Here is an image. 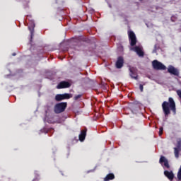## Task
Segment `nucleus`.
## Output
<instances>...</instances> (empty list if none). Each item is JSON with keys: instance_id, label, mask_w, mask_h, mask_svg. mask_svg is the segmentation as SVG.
Segmentation results:
<instances>
[{"instance_id": "8", "label": "nucleus", "mask_w": 181, "mask_h": 181, "mask_svg": "<svg viewBox=\"0 0 181 181\" xmlns=\"http://www.w3.org/2000/svg\"><path fill=\"white\" fill-rule=\"evenodd\" d=\"M69 87H71V83L66 81H63L57 85V88L60 90L62 88H69Z\"/></svg>"}, {"instance_id": "25", "label": "nucleus", "mask_w": 181, "mask_h": 181, "mask_svg": "<svg viewBox=\"0 0 181 181\" xmlns=\"http://www.w3.org/2000/svg\"><path fill=\"white\" fill-rule=\"evenodd\" d=\"M13 56H16V53H13Z\"/></svg>"}, {"instance_id": "13", "label": "nucleus", "mask_w": 181, "mask_h": 181, "mask_svg": "<svg viewBox=\"0 0 181 181\" xmlns=\"http://www.w3.org/2000/svg\"><path fill=\"white\" fill-rule=\"evenodd\" d=\"M133 50L136 52L139 57H144L145 54L141 47L136 46L134 48H133Z\"/></svg>"}, {"instance_id": "11", "label": "nucleus", "mask_w": 181, "mask_h": 181, "mask_svg": "<svg viewBox=\"0 0 181 181\" xmlns=\"http://www.w3.org/2000/svg\"><path fill=\"white\" fill-rule=\"evenodd\" d=\"M124 66V57H119L116 62V67L117 69H122Z\"/></svg>"}, {"instance_id": "19", "label": "nucleus", "mask_w": 181, "mask_h": 181, "mask_svg": "<svg viewBox=\"0 0 181 181\" xmlns=\"http://www.w3.org/2000/svg\"><path fill=\"white\" fill-rule=\"evenodd\" d=\"M146 83H144V84H140L139 85V90L141 91V93H143L144 92V86H145Z\"/></svg>"}, {"instance_id": "10", "label": "nucleus", "mask_w": 181, "mask_h": 181, "mask_svg": "<svg viewBox=\"0 0 181 181\" xmlns=\"http://www.w3.org/2000/svg\"><path fill=\"white\" fill-rule=\"evenodd\" d=\"M164 176H165V177L170 181H173V180L175 179V174L172 170H165Z\"/></svg>"}, {"instance_id": "18", "label": "nucleus", "mask_w": 181, "mask_h": 181, "mask_svg": "<svg viewBox=\"0 0 181 181\" xmlns=\"http://www.w3.org/2000/svg\"><path fill=\"white\" fill-rule=\"evenodd\" d=\"M81 97H83V95H76L74 97V100L75 101H77V100H78L79 98H81Z\"/></svg>"}, {"instance_id": "26", "label": "nucleus", "mask_w": 181, "mask_h": 181, "mask_svg": "<svg viewBox=\"0 0 181 181\" xmlns=\"http://www.w3.org/2000/svg\"><path fill=\"white\" fill-rule=\"evenodd\" d=\"M140 1H142V0H140Z\"/></svg>"}, {"instance_id": "23", "label": "nucleus", "mask_w": 181, "mask_h": 181, "mask_svg": "<svg viewBox=\"0 0 181 181\" xmlns=\"http://www.w3.org/2000/svg\"><path fill=\"white\" fill-rule=\"evenodd\" d=\"M156 47H157V45H154V49L153 50V53H156Z\"/></svg>"}, {"instance_id": "12", "label": "nucleus", "mask_w": 181, "mask_h": 181, "mask_svg": "<svg viewBox=\"0 0 181 181\" xmlns=\"http://www.w3.org/2000/svg\"><path fill=\"white\" fill-rule=\"evenodd\" d=\"M86 135H87V129L81 130L80 134L78 135L79 141L81 142H84V139H86Z\"/></svg>"}, {"instance_id": "14", "label": "nucleus", "mask_w": 181, "mask_h": 181, "mask_svg": "<svg viewBox=\"0 0 181 181\" xmlns=\"http://www.w3.org/2000/svg\"><path fill=\"white\" fill-rule=\"evenodd\" d=\"M115 179V175H114V173H109L104 178V181L114 180Z\"/></svg>"}, {"instance_id": "1", "label": "nucleus", "mask_w": 181, "mask_h": 181, "mask_svg": "<svg viewBox=\"0 0 181 181\" xmlns=\"http://www.w3.org/2000/svg\"><path fill=\"white\" fill-rule=\"evenodd\" d=\"M162 108L165 118L170 115V111H173V115H176V103H175V100L173 98H169L168 102L164 101L162 103Z\"/></svg>"}, {"instance_id": "7", "label": "nucleus", "mask_w": 181, "mask_h": 181, "mask_svg": "<svg viewBox=\"0 0 181 181\" xmlns=\"http://www.w3.org/2000/svg\"><path fill=\"white\" fill-rule=\"evenodd\" d=\"M129 40L130 46H135L136 45V35H135L134 31H129Z\"/></svg>"}, {"instance_id": "21", "label": "nucleus", "mask_w": 181, "mask_h": 181, "mask_svg": "<svg viewBox=\"0 0 181 181\" xmlns=\"http://www.w3.org/2000/svg\"><path fill=\"white\" fill-rule=\"evenodd\" d=\"M28 29L30 30V35H31V39H33V35H34V30H33V29L32 30V29H30V27H28Z\"/></svg>"}, {"instance_id": "2", "label": "nucleus", "mask_w": 181, "mask_h": 181, "mask_svg": "<svg viewBox=\"0 0 181 181\" xmlns=\"http://www.w3.org/2000/svg\"><path fill=\"white\" fill-rule=\"evenodd\" d=\"M66 108L67 102L57 103L54 107V112L55 114H62V112H64V111H66Z\"/></svg>"}, {"instance_id": "15", "label": "nucleus", "mask_w": 181, "mask_h": 181, "mask_svg": "<svg viewBox=\"0 0 181 181\" xmlns=\"http://www.w3.org/2000/svg\"><path fill=\"white\" fill-rule=\"evenodd\" d=\"M129 76L132 77V78H134V80H138V75H136V72H135L131 68L129 69Z\"/></svg>"}, {"instance_id": "3", "label": "nucleus", "mask_w": 181, "mask_h": 181, "mask_svg": "<svg viewBox=\"0 0 181 181\" xmlns=\"http://www.w3.org/2000/svg\"><path fill=\"white\" fill-rule=\"evenodd\" d=\"M152 66L154 70H166V66L158 60H153L152 62Z\"/></svg>"}, {"instance_id": "22", "label": "nucleus", "mask_w": 181, "mask_h": 181, "mask_svg": "<svg viewBox=\"0 0 181 181\" xmlns=\"http://www.w3.org/2000/svg\"><path fill=\"white\" fill-rule=\"evenodd\" d=\"M177 148L181 149V141L180 140L177 141Z\"/></svg>"}, {"instance_id": "20", "label": "nucleus", "mask_w": 181, "mask_h": 181, "mask_svg": "<svg viewBox=\"0 0 181 181\" xmlns=\"http://www.w3.org/2000/svg\"><path fill=\"white\" fill-rule=\"evenodd\" d=\"M159 136H162V134H163V127L159 128Z\"/></svg>"}, {"instance_id": "9", "label": "nucleus", "mask_w": 181, "mask_h": 181, "mask_svg": "<svg viewBox=\"0 0 181 181\" xmlns=\"http://www.w3.org/2000/svg\"><path fill=\"white\" fill-rule=\"evenodd\" d=\"M159 163L160 165H163L164 163V168H166V169H170V165H169V160H167L166 157L161 156L159 160Z\"/></svg>"}, {"instance_id": "4", "label": "nucleus", "mask_w": 181, "mask_h": 181, "mask_svg": "<svg viewBox=\"0 0 181 181\" xmlns=\"http://www.w3.org/2000/svg\"><path fill=\"white\" fill-rule=\"evenodd\" d=\"M73 95L69 93L57 94L55 96V101H63V100H70Z\"/></svg>"}, {"instance_id": "24", "label": "nucleus", "mask_w": 181, "mask_h": 181, "mask_svg": "<svg viewBox=\"0 0 181 181\" xmlns=\"http://www.w3.org/2000/svg\"><path fill=\"white\" fill-rule=\"evenodd\" d=\"M35 180L39 181V180H40V178H35V179H34L33 181H35Z\"/></svg>"}, {"instance_id": "6", "label": "nucleus", "mask_w": 181, "mask_h": 181, "mask_svg": "<svg viewBox=\"0 0 181 181\" xmlns=\"http://www.w3.org/2000/svg\"><path fill=\"white\" fill-rule=\"evenodd\" d=\"M168 73H170V74L175 76L176 77H179L180 74L179 69H177V68H175V66L172 65L168 66Z\"/></svg>"}, {"instance_id": "5", "label": "nucleus", "mask_w": 181, "mask_h": 181, "mask_svg": "<svg viewBox=\"0 0 181 181\" xmlns=\"http://www.w3.org/2000/svg\"><path fill=\"white\" fill-rule=\"evenodd\" d=\"M92 49L94 50V53H100L101 50V47L98 46L100 45V42L97 41L95 37H92Z\"/></svg>"}, {"instance_id": "17", "label": "nucleus", "mask_w": 181, "mask_h": 181, "mask_svg": "<svg viewBox=\"0 0 181 181\" xmlns=\"http://www.w3.org/2000/svg\"><path fill=\"white\" fill-rule=\"evenodd\" d=\"M181 148H178L177 147L174 148V153L175 158H179V152H180Z\"/></svg>"}, {"instance_id": "16", "label": "nucleus", "mask_w": 181, "mask_h": 181, "mask_svg": "<svg viewBox=\"0 0 181 181\" xmlns=\"http://www.w3.org/2000/svg\"><path fill=\"white\" fill-rule=\"evenodd\" d=\"M91 106H92V110L95 112L94 117H93V121H97V119H98V115H100V113H98V112H95V109H94V105H93V103L91 104Z\"/></svg>"}]
</instances>
